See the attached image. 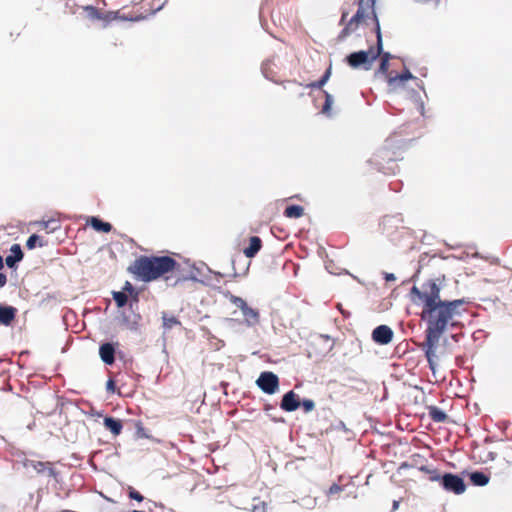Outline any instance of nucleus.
<instances>
[{
	"label": "nucleus",
	"mask_w": 512,
	"mask_h": 512,
	"mask_svg": "<svg viewBox=\"0 0 512 512\" xmlns=\"http://www.w3.org/2000/svg\"><path fill=\"white\" fill-rule=\"evenodd\" d=\"M304 215V208L300 205H289L284 210V216L287 218L297 219Z\"/></svg>",
	"instance_id": "412c9836"
},
{
	"label": "nucleus",
	"mask_w": 512,
	"mask_h": 512,
	"mask_svg": "<svg viewBox=\"0 0 512 512\" xmlns=\"http://www.w3.org/2000/svg\"><path fill=\"white\" fill-rule=\"evenodd\" d=\"M24 258V253L20 244H13L10 247V254L5 258V264L10 269H16L18 263L21 262Z\"/></svg>",
	"instance_id": "9d476101"
},
{
	"label": "nucleus",
	"mask_w": 512,
	"mask_h": 512,
	"mask_svg": "<svg viewBox=\"0 0 512 512\" xmlns=\"http://www.w3.org/2000/svg\"><path fill=\"white\" fill-rule=\"evenodd\" d=\"M358 25H355L351 20H349L342 31L338 35V40L343 41L345 38H347L353 31L357 29Z\"/></svg>",
	"instance_id": "b1692460"
},
{
	"label": "nucleus",
	"mask_w": 512,
	"mask_h": 512,
	"mask_svg": "<svg viewBox=\"0 0 512 512\" xmlns=\"http://www.w3.org/2000/svg\"><path fill=\"white\" fill-rule=\"evenodd\" d=\"M466 303L464 298L442 300L440 293L433 299H429L428 304L424 305L421 312V319L426 322L425 339L440 341L448 328L457 327L459 322L454 318L461 315L459 308Z\"/></svg>",
	"instance_id": "f257e3e1"
},
{
	"label": "nucleus",
	"mask_w": 512,
	"mask_h": 512,
	"mask_svg": "<svg viewBox=\"0 0 512 512\" xmlns=\"http://www.w3.org/2000/svg\"><path fill=\"white\" fill-rule=\"evenodd\" d=\"M104 426L107 430H109L114 436H117L121 433L123 425L120 419L106 416L104 418Z\"/></svg>",
	"instance_id": "2eb2a0df"
},
{
	"label": "nucleus",
	"mask_w": 512,
	"mask_h": 512,
	"mask_svg": "<svg viewBox=\"0 0 512 512\" xmlns=\"http://www.w3.org/2000/svg\"><path fill=\"white\" fill-rule=\"evenodd\" d=\"M388 68H389V63L385 62V60H381L378 70H377V73L386 74L388 72Z\"/></svg>",
	"instance_id": "58836bf2"
},
{
	"label": "nucleus",
	"mask_w": 512,
	"mask_h": 512,
	"mask_svg": "<svg viewBox=\"0 0 512 512\" xmlns=\"http://www.w3.org/2000/svg\"><path fill=\"white\" fill-rule=\"evenodd\" d=\"M5 262L3 257L0 255V271L4 268Z\"/></svg>",
	"instance_id": "8fccbe9b"
},
{
	"label": "nucleus",
	"mask_w": 512,
	"mask_h": 512,
	"mask_svg": "<svg viewBox=\"0 0 512 512\" xmlns=\"http://www.w3.org/2000/svg\"><path fill=\"white\" fill-rule=\"evenodd\" d=\"M262 241L258 236H252L249 240V245L244 249V254L247 258H253L261 249Z\"/></svg>",
	"instance_id": "4468645a"
},
{
	"label": "nucleus",
	"mask_w": 512,
	"mask_h": 512,
	"mask_svg": "<svg viewBox=\"0 0 512 512\" xmlns=\"http://www.w3.org/2000/svg\"><path fill=\"white\" fill-rule=\"evenodd\" d=\"M40 246V247H43L45 245V243H43L40 239V237L37 235V234H32L28 237L27 241H26V246L28 249L32 250L34 249L36 246Z\"/></svg>",
	"instance_id": "cd10ccee"
},
{
	"label": "nucleus",
	"mask_w": 512,
	"mask_h": 512,
	"mask_svg": "<svg viewBox=\"0 0 512 512\" xmlns=\"http://www.w3.org/2000/svg\"><path fill=\"white\" fill-rule=\"evenodd\" d=\"M145 506H146L148 512H156L157 508L163 509V505L162 504H158V503H156L155 501H152V500H147L146 503H145Z\"/></svg>",
	"instance_id": "c9c22d12"
},
{
	"label": "nucleus",
	"mask_w": 512,
	"mask_h": 512,
	"mask_svg": "<svg viewBox=\"0 0 512 512\" xmlns=\"http://www.w3.org/2000/svg\"><path fill=\"white\" fill-rule=\"evenodd\" d=\"M395 218H396V217H385V218H384V221H385V222H389V221H391V220H393V219H395Z\"/></svg>",
	"instance_id": "603ef678"
},
{
	"label": "nucleus",
	"mask_w": 512,
	"mask_h": 512,
	"mask_svg": "<svg viewBox=\"0 0 512 512\" xmlns=\"http://www.w3.org/2000/svg\"><path fill=\"white\" fill-rule=\"evenodd\" d=\"M256 510H257V507H254V510H253V512H256Z\"/></svg>",
	"instance_id": "bf43d9fd"
},
{
	"label": "nucleus",
	"mask_w": 512,
	"mask_h": 512,
	"mask_svg": "<svg viewBox=\"0 0 512 512\" xmlns=\"http://www.w3.org/2000/svg\"><path fill=\"white\" fill-rule=\"evenodd\" d=\"M420 109H421V112L423 113V110H424V104L423 102L420 103Z\"/></svg>",
	"instance_id": "864d4df0"
},
{
	"label": "nucleus",
	"mask_w": 512,
	"mask_h": 512,
	"mask_svg": "<svg viewBox=\"0 0 512 512\" xmlns=\"http://www.w3.org/2000/svg\"><path fill=\"white\" fill-rule=\"evenodd\" d=\"M123 323L126 324L130 329H133L134 325L137 323V321H134L133 324H131L128 317L123 316Z\"/></svg>",
	"instance_id": "c03bdc74"
},
{
	"label": "nucleus",
	"mask_w": 512,
	"mask_h": 512,
	"mask_svg": "<svg viewBox=\"0 0 512 512\" xmlns=\"http://www.w3.org/2000/svg\"><path fill=\"white\" fill-rule=\"evenodd\" d=\"M417 85H418V87H419L420 89H422V90L424 89V88H423V83H422V82H421V83H418Z\"/></svg>",
	"instance_id": "5fc2aeb1"
},
{
	"label": "nucleus",
	"mask_w": 512,
	"mask_h": 512,
	"mask_svg": "<svg viewBox=\"0 0 512 512\" xmlns=\"http://www.w3.org/2000/svg\"><path fill=\"white\" fill-rule=\"evenodd\" d=\"M84 11L86 12L87 18H89L90 20L102 19V14L100 13V11L92 5L85 6Z\"/></svg>",
	"instance_id": "a878e982"
},
{
	"label": "nucleus",
	"mask_w": 512,
	"mask_h": 512,
	"mask_svg": "<svg viewBox=\"0 0 512 512\" xmlns=\"http://www.w3.org/2000/svg\"><path fill=\"white\" fill-rule=\"evenodd\" d=\"M131 297V300L129 302V308L133 311L134 308L137 306L138 304V301H139V293L137 292V294H133V295H130Z\"/></svg>",
	"instance_id": "ea45409f"
},
{
	"label": "nucleus",
	"mask_w": 512,
	"mask_h": 512,
	"mask_svg": "<svg viewBox=\"0 0 512 512\" xmlns=\"http://www.w3.org/2000/svg\"><path fill=\"white\" fill-rule=\"evenodd\" d=\"M256 385L265 394L273 395L279 390V378L271 371H264L260 373Z\"/></svg>",
	"instance_id": "39448f33"
},
{
	"label": "nucleus",
	"mask_w": 512,
	"mask_h": 512,
	"mask_svg": "<svg viewBox=\"0 0 512 512\" xmlns=\"http://www.w3.org/2000/svg\"><path fill=\"white\" fill-rule=\"evenodd\" d=\"M7 283V277L4 273H0V288L4 287Z\"/></svg>",
	"instance_id": "a18cd8bd"
},
{
	"label": "nucleus",
	"mask_w": 512,
	"mask_h": 512,
	"mask_svg": "<svg viewBox=\"0 0 512 512\" xmlns=\"http://www.w3.org/2000/svg\"><path fill=\"white\" fill-rule=\"evenodd\" d=\"M439 345V341H433V340H424L422 344H420V348L425 353V357L427 359L428 365L430 370L435 374L436 372V351Z\"/></svg>",
	"instance_id": "0eeeda50"
},
{
	"label": "nucleus",
	"mask_w": 512,
	"mask_h": 512,
	"mask_svg": "<svg viewBox=\"0 0 512 512\" xmlns=\"http://www.w3.org/2000/svg\"><path fill=\"white\" fill-rule=\"evenodd\" d=\"M366 7L372 10V7L368 0L366 2L365 0L358 1V9L355 15L350 19L353 23H355V25H359V23L366 17Z\"/></svg>",
	"instance_id": "dca6fc26"
},
{
	"label": "nucleus",
	"mask_w": 512,
	"mask_h": 512,
	"mask_svg": "<svg viewBox=\"0 0 512 512\" xmlns=\"http://www.w3.org/2000/svg\"><path fill=\"white\" fill-rule=\"evenodd\" d=\"M393 330L387 325H379L372 331V340L379 345H387L393 339Z\"/></svg>",
	"instance_id": "6e6552de"
},
{
	"label": "nucleus",
	"mask_w": 512,
	"mask_h": 512,
	"mask_svg": "<svg viewBox=\"0 0 512 512\" xmlns=\"http://www.w3.org/2000/svg\"><path fill=\"white\" fill-rule=\"evenodd\" d=\"M89 223L94 230L99 232L109 233L112 230V225L109 222H105L98 217H91Z\"/></svg>",
	"instance_id": "6ab92c4d"
},
{
	"label": "nucleus",
	"mask_w": 512,
	"mask_h": 512,
	"mask_svg": "<svg viewBox=\"0 0 512 512\" xmlns=\"http://www.w3.org/2000/svg\"><path fill=\"white\" fill-rule=\"evenodd\" d=\"M469 479L475 486H485L489 483V476L482 471H474L469 473Z\"/></svg>",
	"instance_id": "a211bd4d"
},
{
	"label": "nucleus",
	"mask_w": 512,
	"mask_h": 512,
	"mask_svg": "<svg viewBox=\"0 0 512 512\" xmlns=\"http://www.w3.org/2000/svg\"><path fill=\"white\" fill-rule=\"evenodd\" d=\"M343 491V487L338 485V484H332L327 492V494L330 496V495H335V494H339Z\"/></svg>",
	"instance_id": "e433bc0d"
},
{
	"label": "nucleus",
	"mask_w": 512,
	"mask_h": 512,
	"mask_svg": "<svg viewBox=\"0 0 512 512\" xmlns=\"http://www.w3.org/2000/svg\"><path fill=\"white\" fill-rule=\"evenodd\" d=\"M440 486L447 492L456 495L462 494L466 490V484L462 477L453 473H444L441 477Z\"/></svg>",
	"instance_id": "423d86ee"
},
{
	"label": "nucleus",
	"mask_w": 512,
	"mask_h": 512,
	"mask_svg": "<svg viewBox=\"0 0 512 512\" xmlns=\"http://www.w3.org/2000/svg\"><path fill=\"white\" fill-rule=\"evenodd\" d=\"M40 225L43 229H45L48 233H53L56 230L60 229V223L56 219H49L47 221H41Z\"/></svg>",
	"instance_id": "393cba45"
},
{
	"label": "nucleus",
	"mask_w": 512,
	"mask_h": 512,
	"mask_svg": "<svg viewBox=\"0 0 512 512\" xmlns=\"http://www.w3.org/2000/svg\"><path fill=\"white\" fill-rule=\"evenodd\" d=\"M323 93L325 95V102H324V105L322 107V113L323 114H328L330 109H331V106H332V104L334 102V98L327 91H323Z\"/></svg>",
	"instance_id": "7c9ffc66"
},
{
	"label": "nucleus",
	"mask_w": 512,
	"mask_h": 512,
	"mask_svg": "<svg viewBox=\"0 0 512 512\" xmlns=\"http://www.w3.org/2000/svg\"><path fill=\"white\" fill-rule=\"evenodd\" d=\"M428 414L430 418L436 423H443L448 418L447 414L442 409L436 406H429Z\"/></svg>",
	"instance_id": "aec40b11"
},
{
	"label": "nucleus",
	"mask_w": 512,
	"mask_h": 512,
	"mask_svg": "<svg viewBox=\"0 0 512 512\" xmlns=\"http://www.w3.org/2000/svg\"><path fill=\"white\" fill-rule=\"evenodd\" d=\"M123 291L129 295H133V294H137V290L135 289V287L128 281H126L124 287H123Z\"/></svg>",
	"instance_id": "4c0bfd02"
},
{
	"label": "nucleus",
	"mask_w": 512,
	"mask_h": 512,
	"mask_svg": "<svg viewBox=\"0 0 512 512\" xmlns=\"http://www.w3.org/2000/svg\"><path fill=\"white\" fill-rule=\"evenodd\" d=\"M177 262L170 256H142L134 263V273L144 282L153 281L174 271Z\"/></svg>",
	"instance_id": "f03ea898"
},
{
	"label": "nucleus",
	"mask_w": 512,
	"mask_h": 512,
	"mask_svg": "<svg viewBox=\"0 0 512 512\" xmlns=\"http://www.w3.org/2000/svg\"><path fill=\"white\" fill-rule=\"evenodd\" d=\"M99 355L106 365H112L115 362V346L111 342H105L99 347Z\"/></svg>",
	"instance_id": "9b49d317"
},
{
	"label": "nucleus",
	"mask_w": 512,
	"mask_h": 512,
	"mask_svg": "<svg viewBox=\"0 0 512 512\" xmlns=\"http://www.w3.org/2000/svg\"><path fill=\"white\" fill-rule=\"evenodd\" d=\"M410 79H416V77H414L413 74L408 69H405L401 74H398L394 77H390L388 79V84L389 86L395 88L396 86L401 85L404 81Z\"/></svg>",
	"instance_id": "f3484780"
},
{
	"label": "nucleus",
	"mask_w": 512,
	"mask_h": 512,
	"mask_svg": "<svg viewBox=\"0 0 512 512\" xmlns=\"http://www.w3.org/2000/svg\"><path fill=\"white\" fill-rule=\"evenodd\" d=\"M226 321H227V322H230V323H231V322H234V320H233V319H226Z\"/></svg>",
	"instance_id": "4d7b16f0"
},
{
	"label": "nucleus",
	"mask_w": 512,
	"mask_h": 512,
	"mask_svg": "<svg viewBox=\"0 0 512 512\" xmlns=\"http://www.w3.org/2000/svg\"><path fill=\"white\" fill-rule=\"evenodd\" d=\"M112 295L117 307L122 308L128 304V295L124 291H113Z\"/></svg>",
	"instance_id": "4be33fe9"
},
{
	"label": "nucleus",
	"mask_w": 512,
	"mask_h": 512,
	"mask_svg": "<svg viewBox=\"0 0 512 512\" xmlns=\"http://www.w3.org/2000/svg\"><path fill=\"white\" fill-rule=\"evenodd\" d=\"M131 512H144V511H140V510H133Z\"/></svg>",
	"instance_id": "13d9d810"
},
{
	"label": "nucleus",
	"mask_w": 512,
	"mask_h": 512,
	"mask_svg": "<svg viewBox=\"0 0 512 512\" xmlns=\"http://www.w3.org/2000/svg\"><path fill=\"white\" fill-rule=\"evenodd\" d=\"M420 470L430 474V481L438 482L439 484H441V477L443 474H440L437 470L430 469L427 466H422Z\"/></svg>",
	"instance_id": "c85d7f7f"
},
{
	"label": "nucleus",
	"mask_w": 512,
	"mask_h": 512,
	"mask_svg": "<svg viewBox=\"0 0 512 512\" xmlns=\"http://www.w3.org/2000/svg\"><path fill=\"white\" fill-rule=\"evenodd\" d=\"M17 309L11 305L0 304V324L9 326L14 321Z\"/></svg>",
	"instance_id": "f8f14e48"
},
{
	"label": "nucleus",
	"mask_w": 512,
	"mask_h": 512,
	"mask_svg": "<svg viewBox=\"0 0 512 512\" xmlns=\"http://www.w3.org/2000/svg\"><path fill=\"white\" fill-rule=\"evenodd\" d=\"M128 496L130 499H133L138 502H142L144 500V496L139 491L135 490L134 488L129 489Z\"/></svg>",
	"instance_id": "f704fd0d"
},
{
	"label": "nucleus",
	"mask_w": 512,
	"mask_h": 512,
	"mask_svg": "<svg viewBox=\"0 0 512 512\" xmlns=\"http://www.w3.org/2000/svg\"><path fill=\"white\" fill-rule=\"evenodd\" d=\"M326 268H327V270L330 272V274H335V272H333V271H331V270L329 269V266H326Z\"/></svg>",
	"instance_id": "6e6d98bb"
},
{
	"label": "nucleus",
	"mask_w": 512,
	"mask_h": 512,
	"mask_svg": "<svg viewBox=\"0 0 512 512\" xmlns=\"http://www.w3.org/2000/svg\"><path fill=\"white\" fill-rule=\"evenodd\" d=\"M398 506H399V502L398 501H393V510L398 509Z\"/></svg>",
	"instance_id": "3c124183"
},
{
	"label": "nucleus",
	"mask_w": 512,
	"mask_h": 512,
	"mask_svg": "<svg viewBox=\"0 0 512 512\" xmlns=\"http://www.w3.org/2000/svg\"><path fill=\"white\" fill-rule=\"evenodd\" d=\"M301 405L306 413L311 412L315 408V403L311 399H304L300 401Z\"/></svg>",
	"instance_id": "72a5a7b5"
},
{
	"label": "nucleus",
	"mask_w": 512,
	"mask_h": 512,
	"mask_svg": "<svg viewBox=\"0 0 512 512\" xmlns=\"http://www.w3.org/2000/svg\"><path fill=\"white\" fill-rule=\"evenodd\" d=\"M347 15H348V12H343L342 13V16H341V19H340V22H339L340 25L346 24V17H347Z\"/></svg>",
	"instance_id": "09e8293b"
},
{
	"label": "nucleus",
	"mask_w": 512,
	"mask_h": 512,
	"mask_svg": "<svg viewBox=\"0 0 512 512\" xmlns=\"http://www.w3.org/2000/svg\"><path fill=\"white\" fill-rule=\"evenodd\" d=\"M31 465H32V467H33V468H34L38 473H43V472L47 471L48 476H50V477H56V475H57L56 471H55L53 468H51V467L46 468V467H45V465H46V464H45L44 462H40V461H38V462H34V461H32V462H31Z\"/></svg>",
	"instance_id": "5701e85b"
},
{
	"label": "nucleus",
	"mask_w": 512,
	"mask_h": 512,
	"mask_svg": "<svg viewBox=\"0 0 512 512\" xmlns=\"http://www.w3.org/2000/svg\"><path fill=\"white\" fill-rule=\"evenodd\" d=\"M228 299L233 305H235L237 308H239L240 311L247 305L246 301L239 296L230 294L228 296Z\"/></svg>",
	"instance_id": "473e14b6"
},
{
	"label": "nucleus",
	"mask_w": 512,
	"mask_h": 512,
	"mask_svg": "<svg viewBox=\"0 0 512 512\" xmlns=\"http://www.w3.org/2000/svg\"><path fill=\"white\" fill-rule=\"evenodd\" d=\"M180 280H193V281H196L197 278H196V276L193 273H190L187 276L178 277L177 280L172 285H176Z\"/></svg>",
	"instance_id": "a19ab883"
},
{
	"label": "nucleus",
	"mask_w": 512,
	"mask_h": 512,
	"mask_svg": "<svg viewBox=\"0 0 512 512\" xmlns=\"http://www.w3.org/2000/svg\"><path fill=\"white\" fill-rule=\"evenodd\" d=\"M372 7V16L375 22V32H376V50L373 47H370L367 51L359 50L356 52H352L348 54L345 58L346 63L353 69L362 68L363 70H370L373 66L375 60L382 53V33L380 28L379 19L377 13L375 11L376 0H368Z\"/></svg>",
	"instance_id": "7ed1b4c3"
},
{
	"label": "nucleus",
	"mask_w": 512,
	"mask_h": 512,
	"mask_svg": "<svg viewBox=\"0 0 512 512\" xmlns=\"http://www.w3.org/2000/svg\"><path fill=\"white\" fill-rule=\"evenodd\" d=\"M384 274V279L389 282V281H394L396 280V276L393 274V273H383Z\"/></svg>",
	"instance_id": "37998d69"
},
{
	"label": "nucleus",
	"mask_w": 512,
	"mask_h": 512,
	"mask_svg": "<svg viewBox=\"0 0 512 512\" xmlns=\"http://www.w3.org/2000/svg\"><path fill=\"white\" fill-rule=\"evenodd\" d=\"M162 319H163V326L166 329H171L173 326L180 324V322L178 321V319L175 316H173V315L169 316L166 313H163Z\"/></svg>",
	"instance_id": "c756f323"
},
{
	"label": "nucleus",
	"mask_w": 512,
	"mask_h": 512,
	"mask_svg": "<svg viewBox=\"0 0 512 512\" xmlns=\"http://www.w3.org/2000/svg\"><path fill=\"white\" fill-rule=\"evenodd\" d=\"M269 61H266L262 64V72L265 75V77H268L267 69H268Z\"/></svg>",
	"instance_id": "de8ad7c7"
},
{
	"label": "nucleus",
	"mask_w": 512,
	"mask_h": 512,
	"mask_svg": "<svg viewBox=\"0 0 512 512\" xmlns=\"http://www.w3.org/2000/svg\"><path fill=\"white\" fill-rule=\"evenodd\" d=\"M300 405L299 396L293 390H290L283 395L280 408L286 412H294Z\"/></svg>",
	"instance_id": "1a4fd4ad"
},
{
	"label": "nucleus",
	"mask_w": 512,
	"mask_h": 512,
	"mask_svg": "<svg viewBox=\"0 0 512 512\" xmlns=\"http://www.w3.org/2000/svg\"><path fill=\"white\" fill-rule=\"evenodd\" d=\"M382 55V58L381 60H385V62H388L389 63V60L391 59V54L389 52H383L380 54Z\"/></svg>",
	"instance_id": "49530a36"
},
{
	"label": "nucleus",
	"mask_w": 512,
	"mask_h": 512,
	"mask_svg": "<svg viewBox=\"0 0 512 512\" xmlns=\"http://www.w3.org/2000/svg\"><path fill=\"white\" fill-rule=\"evenodd\" d=\"M241 313L244 317V322L248 327H253L260 321L258 310L248 306V304L241 310Z\"/></svg>",
	"instance_id": "ddd939ff"
},
{
	"label": "nucleus",
	"mask_w": 512,
	"mask_h": 512,
	"mask_svg": "<svg viewBox=\"0 0 512 512\" xmlns=\"http://www.w3.org/2000/svg\"><path fill=\"white\" fill-rule=\"evenodd\" d=\"M331 76V68H328L318 81L312 82L309 86L311 88L321 89L329 80Z\"/></svg>",
	"instance_id": "bb28decb"
},
{
	"label": "nucleus",
	"mask_w": 512,
	"mask_h": 512,
	"mask_svg": "<svg viewBox=\"0 0 512 512\" xmlns=\"http://www.w3.org/2000/svg\"><path fill=\"white\" fill-rule=\"evenodd\" d=\"M441 292V286L438 279H430L423 283L421 288L413 286L410 290L411 301L416 305L428 304L429 299H433L438 293Z\"/></svg>",
	"instance_id": "20e7f679"
},
{
	"label": "nucleus",
	"mask_w": 512,
	"mask_h": 512,
	"mask_svg": "<svg viewBox=\"0 0 512 512\" xmlns=\"http://www.w3.org/2000/svg\"><path fill=\"white\" fill-rule=\"evenodd\" d=\"M116 389L115 382L112 379H109L106 383V390L108 392L114 393Z\"/></svg>",
	"instance_id": "79ce46f5"
},
{
	"label": "nucleus",
	"mask_w": 512,
	"mask_h": 512,
	"mask_svg": "<svg viewBox=\"0 0 512 512\" xmlns=\"http://www.w3.org/2000/svg\"><path fill=\"white\" fill-rule=\"evenodd\" d=\"M135 438L136 439H142V438H150V435L146 432L145 428L143 427L142 423L140 421H137L135 424Z\"/></svg>",
	"instance_id": "2f4dec72"
}]
</instances>
